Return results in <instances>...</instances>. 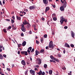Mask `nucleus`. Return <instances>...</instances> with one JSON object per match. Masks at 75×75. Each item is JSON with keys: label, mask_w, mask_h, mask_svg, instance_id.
I'll return each mask as SVG.
<instances>
[{"label": "nucleus", "mask_w": 75, "mask_h": 75, "mask_svg": "<svg viewBox=\"0 0 75 75\" xmlns=\"http://www.w3.org/2000/svg\"><path fill=\"white\" fill-rule=\"evenodd\" d=\"M23 24H22V30L23 32H25L26 31L24 25H26L29 24V22H28L26 21L25 20L23 22Z\"/></svg>", "instance_id": "1"}, {"label": "nucleus", "mask_w": 75, "mask_h": 75, "mask_svg": "<svg viewBox=\"0 0 75 75\" xmlns=\"http://www.w3.org/2000/svg\"><path fill=\"white\" fill-rule=\"evenodd\" d=\"M49 48H51V49H53L54 48V47L53 45L52 41H50L49 45Z\"/></svg>", "instance_id": "2"}, {"label": "nucleus", "mask_w": 75, "mask_h": 75, "mask_svg": "<svg viewBox=\"0 0 75 75\" xmlns=\"http://www.w3.org/2000/svg\"><path fill=\"white\" fill-rule=\"evenodd\" d=\"M60 22L61 25L64 23V19L63 16H61L60 17Z\"/></svg>", "instance_id": "3"}, {"label": "nucleus", "mask_w": 75, "mask_h": 75, "mask_svg": "<svg viewBox=\"0 0 75 75\" xmlns=\"http://www.w3.org/2000/svg\"><path fill=\"white\" fill-rule=\"evenodd\" d=\"M27 51H22L21 52V53L23 55H25V56H27L28 54V53H27Z\"/></svg>", "instance_id": "4"}, {"label": "nucleus", "mask_w": 75, "mask_h": 75, "mask_svg": "<svg viewBox=\"0 0 75 75\" xmlns=\"http://www.w3.org/2000/svg\"><path fill=\"white\" fill-rule=\"evenodd\" d=\"M50 58L52 59L55 61H57V62H59V60L58 59H56V58H55L54 57H53L52 55H50Z\"/></svg>", "instance_id": "5"}, {"label": "nucleus", "mask_w": 75, "mask_h": 75, "mask_svg": "<svg viewBox=\"0 0 75 75\" xmlns=\"http://www.w3.org/2000/svg\"><path fill=\"white\" fill-rule=\"evenodd\" d=\"M37 61L38 63L39 64H40L41 63V60L40 58H38L37 59Z\"/></svg>", "instance_id": "6"}, {"label": "nucleus", "mask_w": 75, "mask_h": 75, "mask_svg": "<svg viewBox=\"0 0 75 75\" xmlns=\"http://www.w3.org/2000/svg\"><path fill=\"white\" fill-rule=\"evenodd\" d=\"M21 64H22L23 66H25V65H26V63L24 60H22V61Z\"/></svg>", "instance_id": "7"}, {"label": "nucleus", "mask_w": 75, "mask_h": 75, "mask_svg": "<svg viewBox=\"0 0 75 75\" xmlns=\"http://www.w3.org/2000/svg\"><path fill=\"white\" fill-rule=\"evenodd\" d=\"M36 8L35 6H30L29 7V9L30 10H33L35 9Z\"/></svg>", "instance_id": "8"}, {"label": "nucleus", "mask_w": 75, "mask_h": 75, "mask_svg": "<svg viewBox=\"0 0 75 75\" xmlns=\"http://www.w3.org/2000/svg\"><path fill=\"white\" fill-rule=\"evenodd\" d=\"M30 72L31 74L33 75L35 74V71H33L32 70H30Z\"/></svg>", "instance_id": "9"}, {"label": "nucleus", "mask_w": 75, "mask_h": 75, "mask_svg": "<svg viewBox=\"0 0 75 75\" xmlns=\"http://www.w3.org/2000/svg\"><path fill=\"white\" fill-rule=\"evenodd\" d=\"M63 4L62 7H64V8H65L66 7L67 5V2H65L64 3H62Z\"/></svg>", "instance_id": "10"}, {"label": "nucleus", "mask_w": 75, "mask_h": 75, "mask_svg": "<svg viewBox=\"0 0 75 75\" xmlns=\"http://www.w3.org/2000/svg\"><path fill=\"white\" fill-rule=\"evenodd\" d=\"M50 9V8L49 7H47L46 8L45 10V13H46Z\"/></svg>", "instance_id": "11"}, {"label": "nucleus", "mask_w": 75, "mask_h": 75, "mask_svg": "<svg viewBox=\"0 0 75 75\" xmlns=\"http://www.w3.org/2000/svg\"><path fill=\"white\" fill-rule=\"evenodd\" d=\"M64 7L63 6H61L60 7V9L61 11H64Z\"/></svg>", "instance_id": "12"}, {"label": "nucleus", "mask_w": 75, "mask_h": 75, "mask_svg": "<svg viewBox=\"0 0 75 75\" xmlns=\"http://www.w3.org/2000/svg\"><path fill=\"white\" fill-rule=\"evenodd\" d=\"M65 46L66 47H68V48H69L70 47L69 45H68L67 43H65Z\"/></svg>", "instance_id": "13"}, {"label": "nucleus", "mask_w": 75, "mask_h": 75, "mask_svg": "<svg viewBox=\"0 0 75 75\" xmlns=\"http://www.w3.org/2000/svg\"><path fill=\"white\" fill-rule=\"evenodd\" d=\"M43 3H44L45 4V5H47V4L48 3V1H47V0H43Z\"/></svg>", "instance_id": "14"}, {"label": "nucleus", "mask_w": 75, "mask_h": 75, "mask_svg": "<svg viewBox=\"0 0 75 75\" xmlns=\"http://www.w3.org/2000/svg\"><path fill=\"white\" fill-rule=\"evenodd\" d=\"M26 42L25 41H24L22 43V46L24 47L26 45Z\"/></svg>", "instance_id": "15"}, {"label": "nucleus", "mask_w": 75, "mask_h": 75, "mask_svg": "<svg viewBox=\"0 0 75 75\" xmlns=\"http://www.w3.org/2000/svg\"><path fill=\"white\" fill-rule=\"evenodd\" d=\"M16 19L20 21L21 19V18L20 16H16Z\"/></svg>", "instance_id": "16"}, {"label": "nucleus", "mask_w": 75, "mask_h": 75, "mask_svg": "<svg viewBox=\"0 0 75 75\" xmlns=\"http://www.w3.org/2000/svg\"><path fill=\"white\" fill-rule=\"evenodd\" d=\"M52 18L56 17H57V16L55 13H53L52 15Z\"/></svg>", "instance_id": "17"}, {"label": "nucleus", "mask_w": 75, "mask_h": 75, "mask_svg": "<svg viewBox=\"0 0 75 75\" xmlns=\"http://www.w3.org/2000/svg\"><path fill=\"white\" fill-rule=\"evenodd\" d=\"M71 36L73 38H74V32H72L71 33Z\"/></svg>", "instance_id": "18"}, {"label": "nucleus", "mask_w": 75, "mask_h": 75, "mask_svg": "<svg viewBox=\"0 0 75 75\" xmlns=\"http://www.w3.org/2000/svg\"><path fill=\"white\" fill-rule=\"evenodd\" d=\"M38 74L39 75H41L42 74V71L41 70H40L39 73H38Z\"/></svg>", "instance_id": "19"}, {"label": "nucleus", "mask_w": 75, "mask_h": 75, "mask_svg": "<svg viewBox=\"0 0 75 75\" xmlns=\"http://www.w3.org/2000/svg\"><path fill=\"white\" fill-rule=\"evenodd\" d=\"M45 50L44 49H41V50H40V53H43L44 52H45Z\"/></svg>", "instance_id": "20"}, {"label": "nucleus", "mask_w": 75, "mask_h": 75, "mask_svg": "<svg viewBox=\"0 0 75 75\" xmlns=\"http://www.w3.org/2000/svg\"><path fill=\"white\" fill-rule=\"evenodd\" d=\"M61 1L62 3L67 2L66 0H61Z\"/></svg>", "instance_id": "21"}, {"label": "nucleus", "mask_w": 75, "mask_h": 75, "mask_svg": "<svg viewBox=\"0 0 75 75\" xmlns=\"http://www.w3.org/2000/svg\"><path fill=\"white\" fill-rule=\"evenodd\" d=\"M52 70H50L49 71V73L50 75H52Z\"/></svg>", "instance_id": "22"}, {"label": "nucleus", "mask_w": 75, "mask_h": 75, "mask_svg": "<svg viewBox=\"0 0 75 75\" xmlns=\"http://www.w3.org/2000/svg\"><path fill=\"white\" fill-rule=\"evenodd\" d=\"M3 59V57L2 54H0V59Z\"/></svg>", "instance_id": "23"}, {"label": "nucleus", "mask_w": 75, "mask_h": 75, "mask_svg": "<svg viewBox=\"0 0 75 75\" xmlns=\"http://www.w3.org/2000/svg\"><path fill=\"white\" fill-rule=\"evenodd\" d=\"M44 67L45 68H46L47 67V65L46 64H44Z\"/></svg>", "instance_id": "24"}, {"label": "nucleus", "mask_w": 75, "mask_h": 75, "mask_svg": "<svg viewBox=\"0 0 75 75\" xmlns=\"http://www.w3.org/2000/svg\"><path fill=\"white\" fill-rule=\"evenodd\" d=\"M53 19L54 21H56L57 18L56 17H53Z\"/></svg>", "instance_id": "25"}, {"label": "nucleus", "mask_w": 75, "mask_h": 75, "mask_svg": "<svg viewBox=\"0 0 75 75\" xmlns=\"http://www.w3.org/2000/svg\"><path fill=\"white\" fill-rule=\"evenodd\" d=\"M35 55L36 56H38V51L37 50L35 51Z\"/></svg>", "instance_id": "26"}, {"label": "nucleus", "mask_w": 75, "mask_h": 75, "mask_svg": "<svg viewBox=\"0 0 75 75\" xmlns=\"http://www.w3.org/2000/svg\"><path fill=\"white\" fill-rule=\"evenodd\" d=\"M11 23H13L15 22L13 20V19H11Z\"/></svg>", "instance_id": "27"}, {"label": "nucleus", "mask_w": 75, "mask_h": 75, "mask_svg": "<svg viewBox=\"0 0 75 75\" xmlns=\"http://www.w3.org/2000/svg\"><path fill=\"white\" fill-rule=\"evenodd\" d=\"M3 31L5 33H6L7 32V31L6 30V29H3Z\"/></svg>", "instance_id": "28"}, {"label": "nucleus", "mask_w": 75, "mask_h": 75, "mask_svg": "<svg viewBox=\"0 0 75 75\" xmlns=\"http://www.w3.org/2000/svg\"><path fill=\"white\" fill-rule=\"evenodd\" d=\"M44 38H46L47 37V35L46 34L44 35Z\"/></svg>", "instance_id": "29"}, {"label": "nucleus", "mask_w": 75, "mask_h": 75, "mask_svg": "<svg viewBox=\"0 0 75 75\" xmlns=\"http://www.w3.org/2000/svg\"><path fill=\"white\" fill-rule=\"evenodd\" d=\"M57 55L58 57H61V55L60 54H58Z\"/></svg>", "instance_id": "30"}, {"label": "nucleus", "mask_w": 75, "mask_h": 75, "mask_svg": "<svg viewBox=\"0 0 75 75\" xmlns=\"http://www.w3.org/2000/svg\"><path fill=\"white\" fill-rule=\"evenodd\" d=\"M18 47H21V46L22 45L21 44H18Z\"/></svg>", "instance_id": "31"}, {"label": "nucleus", "mask_w": 75, "mask_h": 75, "mask_svg": "<svg viewBox=\"0 0 75 75\" xmlns=\"http://www.w3.org/2000/svg\"><path fill=\"white\" fill-rule=\"evenodd\" d=\"M27 26L28 27V28H30L31 27V25H30V23H29V24H28V25H27Z\"/></svg>", "instance_id": "32"}, {"label": "nucleus", "mask_w": 75, "mask_h": 75, "mask_svg": "<svg viewBox=\"0 0 75 75\" xmlns=\"http://www.w3.org/2000/svg\"><path fill=\"white\" fill-rule=\"evenodd\" d=\"M34 51V49L33 48L32 49V51H31V52L33 53Z\"/></svg>", "instance_id": "33"}, {"label": "nucleus", "mask_w": 75, "mask_h": 75, "mask_svg": "<svg viewBox=\"0 0 75 75\" xmlns=\"http://www.w3.org/2000/svg\"><path fill=\"white\" fill-rule=\"evenodd\" d=\"M36 43L38 44H39V41H38L37 40H36Z\"/></svg>", "instance_id": "34"}, {"label": "nucleus", "mask_w": 75, "mask_h": 75, "mask_svg": "<svg viewBox=\"0 0 75 75\" xmlns=\"http://www.w3.org/2000/svg\"><path fill=\"white\" fill-rule=\"evenodd\" d=\"M64 21H65V23H67V19H65V18H64Z\"/></svg>", "instance_id": "35"}, {"label": "nucleus", "mask_w": 75, "mask_h": 75, "mask_svg": "<svg viewBox=\"0 0 75 75\" xmlns=\"http://www.w3.org/2000/svg\"><path fill=\"white\" fill-rule=\"evenodd\" d=\"M74 45H72V44H71V45H70V47H74Z\"/></svg>", "instance_id": "36"}, {"label": "nucleus", "mask_w": 75, "mask_h": 75, "mask_svg": "<svg viewBox=\"0 0 75 75\" xmlns=\"http://www.w3.org/2000/svg\"><path fill=\"white\" fill-rule=\"evenodd\" d=\"M72 74V72L70 71V73H68V75H71Z\"/></svg>", "instance_id": "37"}, {"label": "nucleus", "mask_w": 75, "mask_h": 75, "mask_svg": "<svg viewBox=\"0 0 75 75\" xmlns=\"http://www.w3.org/2000/svg\"><path fill=\"white\" fill-rule=\"evenodd\" d=\"M11 26H9L8 28V30L11 29Z\"/></svg>", "instance_id": "38"}, {"label": "nucleus", "mask_w": 75, "mask_h": 75, "mask_svg": "<svg viewBox=\"0 0 75 75\" xmlns=\"http://www.w3.org/2000/svg\"><path fill=\"white\" fill-rule=\"evenodd\" d=\"M32 49V47H30L28 48V49L30 50H31Z\"/></svg>", "instance_id": "39"}, {"label": "nucleus", "mask_w": 75, "mask_h": 75, "mask_svg": "<svg viewBox=\"0 0 75 75\" xmlns=\"http://www.w3.org/2000/svg\"><path fill=\"white\" fill-rule=\"evenodd\" d=\"M6 70H7V71H11V69H10V68H7L6 69Z\"/></svg>", "instance_id": "40"}, {"label": "nucleus", "mask_w": 75, "mask_h": 75, "mask_svg": "<svg viewBox=\"0 0 75 75\" xmlns=\"http://www.w3.org/2000/svg\"><path fill=\"white\" fill-rule=\"evenodd\" d=\"M12 18L14 20H15V16H13Z\"/></svg>", "instance_id": "41"}, {"label": "nucleus", "mask_w": 75, "mask_h": 75, "mask_svg": "<svg viewBox=\"0 0 75 75\" xmlns=\"http://www.w3.org/2000/svg\"><path fill=\"white\" fill-rule=\"evenodd\" d=\"M28 71H25V75H27V74H28Z\"/></svg>", "instance_id": "42"}, {"label": "nucleus", "mask_w": 75, "mask_h": 75, "mask_svg": "<svg viewBox=\"0 0 75 75\" xmlns=\"http://www.w3.org/2000/svg\"><path fill=\"white\" fill-rule=\"evenodd\" d=\"M22 14H24V15H25L26 14V12H23Z\"/></svg>", "instance_id": "43"}, {"label": "nucleus", "mask_w": 75, "mask_h": 75, "mask_svg": "<svg viewBox=\"0 0 75 75\" xmlns=\"http://www.w3.org/2000/svg\"><path fill=\"white\" fill-rule=\"evenodd\" d=\"M31 51V50H30V49H28L27 50V52H30Z\"/></svg>", "instance_id": "44"}, {"label": "nucleus", "mask_w": 75, "mask_h": 75, "mask_svg": "<svg viewBox=\"0 0 75 75\" xmlns=\"http://www.w3.org/2000/svg\"><path fill=\"white\" fill-rule=\"evenodd\" d=\"M21 35L22 37H23L24 36V34L23 33H21Z\"/></svg>", "instance_id": "45"}, {"label": "nucleus", "mask_w": 75, "mask_h": 75, "mask_svg": "<svg viewBox=\"0 0 75 75\" xmlns=\"http://www.w3.org/2000/svg\"><path fill=\"white\" fill-rule=\"evenodd\" d=\"M52 6L54 8H55L56 7V6L55 5H52Z\"/></svg>", "instance_id": "46"}, {"label": "nucleus", "mask_w": 75, "mask_h": 75, "mask_svg": "<svg viewBox=\"0 0 75 75\" xmlns=\"http://www.w3.org/2000/svg\"><path fill=\"white\" fill-rule=\"evenodd\" d=\"M5 0H3V5H4L5 4Z\"/></svg>", "instance_id": "47"}, {"label": "nucleus", "mask_w": 75, "mask_h": 75, "mask_svg": "<svg viewBox=\"0 0 75 75\" xmlns=\"http://www.w3.org/2000/svg\"><path fill=\"white\" fill-rule=\"evenodd\" d=\"M45 72H43L42 73V75H45Z\"/></svg>", "instance_id": "48"}, {"label": "nucleus", "mask_w": 75, "mask_h": 75, "mask_svg": "<svg viewBox=\"0 0 75 75\" xmlns=\"http://www.w3.org/2000/svg\"><path fill=\"white\" fill-rule=\"evenodd\" d=\"M67 28H68V27L67 26H65L64 27V28L65 29H67Z\"/></svg>", "instance_id": "49"}, {"label": "nucleus", "mask_w": 75, "mask_h": 75, "mask_svg": "<svg viewBox=\"0 0 75 75\" xmlns=\"http://www.w3.org/2000/svg\"><path fill=\"white\" fill-rule=\"evenodd\" d=\"M65 52H66V51H65V49H64V51H63V53L64 54H65Z\"/></svg>", "instance_id": "50"}, {"label": "nucleus", "mask_w": 75, "mask_h": 75, "mask_svg": "<svg viewBox=\"0 0 75 75\" xmlns=\"http://www.w3.org/2000/svg\"><path fill=\"white\" fill-rule=\"evenodd\" d=\"M62 69H63L64 70H65L66 69V67H62Z\"/></svg>", "instance_id": "51"}, {"label": "nucleus", "mask_w": 75, "mask_h": 75, "mask_svg": "<svg viewBox=\"0 0 75 75\" xmlns=\"http://www.w3.org/2000/svg\"><path fill=\"white\" fill-rule=\"evenodd\" d=\"M42 20L43 21H44L45 20V18H42Z\"/></svg>", "instance_id": "52"}, {"label": "nucleus", "mask_w": 75, "mask_h": 75, "mask_svg": "<svg viewBox=\"0 0 75 75\" xmlns=\"http://www.w3.org/2000/svg\"><path fill=\"white\" fill-rule=\"evenodd\" d=\"M32 33V31H30L29 32V33L30 34H31Z\"/></svg>", "instance_id": "53"}, {"label": "nucleus", "mask_w": 75, "mask_h": 75, "mask_svg": "<svg viewBox=\"0 0 75 75\" xmlns=\"http://www.w3.org/2000/svg\"><path fill=\"white\" fill-rule=\"evenodd\" d=\"M40 41L41 42H42V43L43 41V40H42V39H40Z\"/></svg>", "instance_id": "54"}, {"label": "nucleus", "mask_w": 75, "mask_h": 75, "mask_svg": "<svg viewBox=\"0 0 75 75\" xmlns=\"http://www.w3.org/2000/svg\"><path fill=\"white\" fill-rule=\"evenodd\" d=\"M29 57H30V61H32V59L31 58V57L30 56Z\"/></svg>", "instance_id": "55"}, {"label": "nucleus", "mask_w": 75, "mask_h": 75, "mask_svg": "<svg viewBox=\"0 0 75 75\" xmlns=\"http://www.w3.org/2000/svg\"><path fill=\"white\" fill-rule=\"evenodd\" d=\"M3 57L5 58L6 57V54H4L3 55Z\"/></svg>", "instance_id": "56"}, {"label": "nucleus", "mask_w": 75, "mask_h": 75, "mask_svg": "<svg viewBox=\"0 0 75 75\" xmlns=\"http://www.w3.org/2000/svg\"><path fill=\"white\" fill-rule=\"evenodd\" d=\"M6 21H10V19H6Z\"/></svg>", "instance_id": "57"}, {"label": "nucleus", "mask_w": 75, "mask_h": 75, "mask_svg": "<svg viewBox=\"0 0 75 75\" xmlns=\"http://www.w3.org/2000/svg\"><path fill=\"white\" fill-rule=\"evenodd\" d=\"M20 51H18V54H20Z\"/></svg>", "instance_id": "58"}, {"label": "nucleus", "mask_w": 75, "mask_h": 75, "mask_svg": "<svg viewBox=\"0 0 75 75\" xmlns=\"http://www.w3.org/2000/svg\"><path fill=\"white\" fill-rule=\"evenodd\" d=\"M53 61V60H51V59L50 60V61L51 62H52Z\"/></svg>", "instance_id": "59"}, {"label": "nucleus", "mask_w": 75, "mask_h": 75, "mask_svg": "<svg viewBox=\"0 0 75 75\" xmlns=\"http://www.w3.org/2000/svg\"><path fill=\"white\" fill-rule=\"evenodd\" d=\"M45 49L46 50H48V46H47L46 47H45Z\"/></svg>", "instance_id": "60"}, {"label": "nucleus", "mask_w": 75, "mask_h": 75, "mask_svg": "<svg viewBox=\"0 0 75 75\" xmlns=\"http://www.w3.org/2000/svg\"><path fill=\"white\" fill-rule=\"evenodd\" d=\"M34 30H35V31H36V30H37V29L35 27V28H34Z\"/></svg>", "instance_id": "61"}, {"label": "nucleus", "mask_w": 75, "mask_h": 75, "mask_svg": "<svg viewBox=\"0 0 75 75\" xmlns=\"http://www.w3.org/2000/svg\"><path fill=\"white\" fill-rule=\"evenodd\" d=\"M3 47V46L1 45H0V48H2Z\"/></svg>", "instance_id": "62"}, {"label": "nucleus", "mask_w": 75, "mask_h": 75, "mask_svg": "<svg viewBox=\"0 0 75 75\" xmlns=\"http://www.w3.org/2000/svg\"><path fill=\"white\" fill-rule=\"evenodd\" d=\"M0 5H2V4L1 2V1H0Z\"/></svg>", "instance_id": "63"}, {"label": "nucleus", "mask_w": 75, "mask_h": 75, "mask_svg": "<svg viewBox=\"0 0 75 75\" xmlns=\"http://www.w3.org/2000/svg\"><path fill=\"white\" fill-rule=\"evenodd\" d=\"M49 22H50V21H47V24L48 25H49Z\"/></svg>", "instance_id": "64"}]
</instances>
